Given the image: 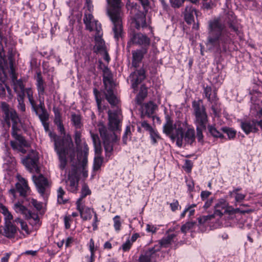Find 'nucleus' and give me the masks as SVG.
Returning <instances> with one entry per match:
<instances>
[{"mask_svg":"<svg viewBox=\"0 0 262 262\" xmlns=\"http://www.w3.org/2000/svg\"><path fill=\"white\" fill-rule=\"evenodd\" d=\"M231 34L220 17L208 21V37L206 46L210 50H219L231 40Z\"/></svg>","mask_w":262,"mask_h":262,"instance_id":"f257e3e1","label":"nucleus"},{"mask_svg":"<svg viewBox=\"0 0 262 262\" xmlns=\"http://www.w3.org/2000/svg\"><path fill=\"white\" fill-rule=\"evenodd\" d=\"M107 113L109 129H107L102 123H99L98 124V130L105 151L111 152L113 150L115 143L119 141L115 132L120 129L122 117L120 110H117L114 112L109 110Z\"/></svg>","mask_w":262,"mask_h":262,"instance_id":"f03ea898","label":"nucleus"},{"mask_svg":"<svg viewBox=\"0 0 262 262\" xmlns=\"http://www.w3.org/2000/svg\"><path fill=\"white\" fill-rule=\"evenodd\" d=\"M49 135L54 142V148L59 161V168L61 170H64L68 164L67 156L72 161L75 159L76 155L71 137L68 134L61 139L55 133L51 132Z\"/></svg>","mask_w":262,"mask_h":262,"instance_id":"7ed1b4c3","label":"nucleus"},{"mask_svg":"<svg viewBox=\"0 0 262 262\" xmlns=\"http://www.w3.org/2000/svg\"><path fill=\"white\" fill-rule=\"evenodd\" d=\"M108 4L107 13L113 25L112 28L114 37L118 39L122 37L123 29L122 19L123 12L121 9V0H106Z\"/></svg>","mask_w":262,"mask_h":262,"instance_id":"20e7f679","label":"nucleus"},{"mask_svg":"<svg viewBox=\"0 0 262 262\" xmlns=\"http://www.w3.org/2000/svg\"><path fill=\"white\" fill-rule=\"evenodd\" d=\"M176 129V136H172V138H176V144L179 147H182L185 144H192L195 141V130L189 125L186 120L177 121L174 123Z\"/></svg>","mask_w":262,"mask_h":262,"instance_id":"39448f33","label":"nucleus"},{"mask_svg":"<svg viewBox=\"0 0 262 262\" xmlns=\"http://www.w3.org/2000/svg\"><path fill=\"white\" fill-rule=\"evenodd\" d=\"M83 22L86 29L91 32L94 31L96 32L95 35V45L94 46L95 52L100 53L105 51L106 47L104 40L102 39L103 32L101 24L98 23V21L95 20L93 15L90 13L84 14Z\"/></svg>","mask_w":262,"mask_h":262,"instance_id":"423d86ee","label":"nucleus"},{"mask_svg":"<svg viewBox=\"0 0 262 262\" xmlns=\"http://www.w3.org/2000/svg\"><path fill=\"white\" fill-rule=\"evenodd\" d=\"M4 104H5L3 103V105ZM3 111L5 114V120L9 126H10V121L12 122L11 133L12 137L24 146H27L28 143L26 140L18 134V132L20 130L21 121L16 112L13 109H9L6 105L3 106Z\"/></svg>","mask_w":262,"mask_h":262,"instance_id":"0eeeda50","label":"nucleus"},{"mask_svg":"<svg viewBox=\"0 0 262 262\" xmlns=\"http://www.w3.org/2000/svg\"><path fill=\"white\" fill-rule=\"evenodd\" d=\"M192 107L193 114L195 117L194 120L195 124L200 125L203 127L206 126L208 119L206 108L203 104V101L202 100L193 101Z\"/></svg>","mask_w":262,"mask_h":262,"instance_id":"6e6552de","label":"nucleus"},{"mask_svg":"<svg viewBox=\"0 0 262 262\" xmlns=\"http://www.w3.org/2000/svg\"><path fill=\"white\" fill-rule=\"evenodd\" d=\"M150 43V39L146 35L141 33H136L132 31L129 34V40L128 45L135 44L142 46L148 49Z\"/></svg>","mask_w":262,"mask_h":262,"instance_id":"1a4fd4ad","label":"nucleus"},{"mask_svg":"<svg viewBox=\"0 0 262 262\" xmlns=\"http://www.w3.org/2000/svg\"><path fill=\"white\" fill-rule=\"evenodd\" d=\"M77 177V168L74 166L70 171L68 174V179L66 180L68 190L72 192H76L78 186Z\"/></svg>","mask_w":262,"mask_h":262,"instance_id":"9d476101","label":"nucleus"},{"mask_svg":"<svg viewBox=\"0 0 262 262\" xmlns=\"http://www.w3.org/2000/svg\"><path fill=\"white\" fill-rule=\"evenodd\" d=\"M38 157L37 152L32 150L26 158L22 160V162L28 169L32 171L34 169L38 170Z\"/></svg>","mask_w":262,"mask_h":262,"instance_id":"9b49d317","label":"nucleus"},{"mask_svg":"<svg viewBox=\"0 0 262 262\" xmlns=\"http://www.w3.org/2000/svg\"><path fill=\"white\" fill-rule=\"evenodd\" d=\"M204 94L208 101L212 104L211 109L213 113L216 114L218 109V98L216 90H214L212 92L211 87L206 86L204 88Z\"/></svg>","mask_w":262,"mask_h":262,"instance_id":"f8f14e48","label":"nucleus"},{"mask_svg":"<svg viewBox=\"0 0 262 262\" xmlns=\"http://www.w3.org/2000/svg\"><path fill=\"white\" fill-rule=\"evenodd\" d=\"M88 152V145H85L84 149V154H81V156L80 154L77 155V160H78V165L74 166L77 168V172L78 171H80L81 170L82 171L83 176L85 177L88 176L87 171L85 170L86 167L88 163V159H87V155Z\"/></svg>","mask_w":262,"mask_h":262,"instance_id":"ddd939ff","label":"nucleus"},{"mask_svg":"<svg viewBox=\"0 0 262 262\" xmlns=\"http://www.w3.org/2000/svg\"><path fill=\"white\" fill-rule=\"evenodd\" d=\"M130 79L132 86L134 89V92L135 93L137 91V88L140 84L145 78V71L144 69H140L137 70L129 76Z\"/></svg>","mask_w":262,"mask_h":262,"instance_id":"4468645a","label":"nucleus"},{"mask_svg":"<svg viewBox=\"0 0 262 262\" xmlns=\"http://www.w3.org/2000/svg\"><path fill=\"white\" fill-rule=\"evenodd\" d=\"M17 179L18 182L15 184L16 191L19 193L20 196L25 198L29 194L30 188L27 181L24 178L18 176Z\"/></svg>","mask_w":262,"mask_h":262,"instance_id":"2eb2a0df","label":"nucleus"},{"mask_svg":"<svg viewBox=\"0 0 262 262\" xmlns=\"http://www.w3.org/2000/svg\"><path fill=\"white\" fill-rule=\"evenodd\" d=\"M33 180L35 184L38 192L43 195L46 188L49 186L47 179L42 174H39L38 176H33Z\"/></svg>","mask_w":262,"mask_h":262,"instance_id":"dca6fc26","label":"nucleus"},{"mask_svg":"<svg viewBox=\"0 0 262 262\" xmlns=\"http://www.w3.org/2000/svg\"><path fill=\"white\" fill-rule=\"evenodd\" d=\"M163 132L169 136L170 139L173 141H175L176 138H172V136H176V129L174 124L173 125V121L169 116L166 117V123L163 126Z\"/></svg>","mask_w":262,"mask_h":262,"instance_id":"f3484780","label":"nucleus"},{"mask_svg":"<svg viewBox=\"0 0 262 262\" xmlns=\"http://www.w3.org/2000/svg\"><path fill=\"white\" fill-rule=\"evenodd\" d=\"M241 126L242 129L246 134H249L251 132L256 133L258 128L256 127V120H252V121H241Z\"/></svg>","mask_w":262,"mask_h":262,"instance_id":"a211bd4d","label":"nucleus"},{"mask_svg":"<svg viewBox=\"0 0 262 262\" xmlns=\"http://www.w3.org/2000/svg\"><path fill=\"white\" fill-rule=\"evenodd\" d=\"M147 52V49L142 48L141 49L137 50L132 52L133 61L132 65L135 68L139 66V63L141 61L144 55Z\"/></svg>","mask_w":262,"mask_h":262,"instance_id":"6ab92c4d","label":"nucleus"},{"mask_svg":"<svg viewBox=\"0 0 262 262\" xmlns=\"http://www.w3.org/2000/svg\"><path fill=\"white\" fill-rule=\"evenodd\" d=\"M105 89V91L104 92V94L106 99L112 106H116L117 107V110H119L118 106L119 100L117 96L114 94L113 87H108Z\"/></svg>","mask_w":262,"mask_h":262,"instance_id":"aec40b11","label":"nucleus"},{"mask_svg":"<svg viewBox=\"0 0 262 262\" xmlns=\"http://www.w3.org/2000/svg\"><path fill=\"white\" fill-rule=\"evenodd\" d=\"M77 209L79 211L81 217L84 220L91 219L92 213L94 212L92 209L81 206V202H76Z\"/></svg>","mask_w":262,"mask_h":262,"instance_id":"412c9836","label":"nucleus"},{"mask_svg":"<svg viewBox=\"0 0 262 262\" xmlns=\"http://www.w3.org/2000/svg\"><path fill=\"white\" fill-rule=\"evenodd\" d=\"M103 82L105 88L113 87V75L107 67H105L103 70Z\"/></svg>","mask_w":262,"mask_h":262,"instance_id":"4be33fe9","label":"nucleus"},{"mask_svg":"<svg viewBox=\"0 0 262 262\" xmlns=\"http://www.w3.org/2000/svg\"><path fill=\"white\" fill-rule=\"evenodd\" d=\"M15 76H12V79L14 81V90L17 93V97L20 96V95L25 96V86L23 84L22 80L20 79L16 80Z\"/></svg>","mask_w":262,"mask_h":262,"instance_id":"5701e85b","label":"nucleus"},{"mask_svg":"<svg viewBox=\"0 0 262 262\" xmlns=\"http://www.w3.org/2000/svg\"><path fill=\"white\" fill-rule=\"evenodd\" d=\"M194 15H198L196 10L192 6H187L184 12V17L188 24H190L194 21Z\"/></svg>","mask_w":262,"mask_h":262,"instance_id":"b1692460","label":"nucleus"},{"mask_svg":"<svg viewBox=\"0 0 262 262\" xmlns=\"http://www.w3.org/2000/svg\"><path fill=\"white\" fill-rule=\"evenodd\" d=\"M136 28L139 29L141 27L144 28L147 26L146 23L145 14L143 12H139L135 16Z\"/></svg>","mask_w":262,"mask_h":262,"instance_id":"393cba45","label":"nucleus"},{"mask_svg":"<svg viewBox=\"0 0 262 262\" xmlns=\"http://www.w3.org/2000/svg\"><path fill=\"white\" fill-rule=\"evenodd\" d=\"M81 134L80 132L76 130L74 134V140H75V143L76 145V149L78 152L77 155L78 154H80L81 156V154H84V146L85 145L87 144L85 143H84L83 144V151H82V144L81 143Z\"/></svg>","mask_w":262,"mask_h":262,"instance_id":"a878e982","label":"nucleus"},{"mask_svg":"<svg viewBox=\"0 0 262 262\" xmlns=\"http://www.w3.org/2000/svg\"><path fill=\"white\" fill-rule=\"evenodd\" d=\"M16 230V227L12 223H6L4 228V235L8 238L14 237Z\"/></svg>","mask_w":262,"mask_h":262,"instance_id":"bb28decb","label":"nucleus"},{"mask_svg":"<svg viewBox=\"0 0 262 262\" xmlns=\"http://www.w3.org/2000/svg\"><path fill=\"white\" fill-rule=\"evenodd\" d=\"M36 86L39 97L43 95L45 91V82L40 72L37 73Z\"/></svg>","mask_w":262,"mask_h":262,"instance_id":"cd10ccee","label":"nucleus"},{"mask_svg":"<svg viewBox=\"0 0 262 262\" xmlns=\"http://www.w3.org/2000/svg\"><path fill=\"white\" fill-rule=\"evenodd\" d=\"M147 95V89L144 85H142L139 94L135 98V102L138 105L142 104Z\"/></svg>","mask_w":262,"mask_h":262,"instance_id":"c85d7f7f","label":"nucleus"},{"mask_svg":"<svg viewBox=\"0 0 262 262\" xmlns=\"http://www.w3.org/2000/svg\"><path fill=\"white\" fill-rule=\"evenodd\" d=\"M91 137L93 140L95 147V152L97 155H101L102 149L101 145V142L99 136L97 134L91 133Z\"/></svg>","mask_w":262,"mask_h":262,"instance_id":"c756f323","label":"nucleus"},{"mask_svg":"<svg viewBox=\"0 0 262 262\" xmlns=\"http://www.w3.org/2000/svg\"><path fill=\"white\" fill-rule=\"evenodd\" d=\"M13 209L16 213L24 215L26 219L28 215H30L29 213L30 211L19 202L14 205Z\"/></svg>","mask_w":262,"mask_h":262,"instance_id":"7c9ffc66","label":"nucleus"},{"mask_svg":"<svg viewBox=\"0 0 262 262\" xmlns=\"http://www.w3.org/2000/svg\"><path fill=\"white\" fill-rule=\"evenodd\" d=\"M0 211L4 216L5 224L12 223L11 221L13 219L12 214L7 208L2 204H0Z\"/></svg>","mask_w":262,"mask_h":262,"instance_id":"2f4dec72","label":"nucleus"},{"mask_svg":"<svg viewBox=\"0 0 262 262\" xmlns=\"http://www.w3.org/2000/svg\"><path fill=\"white\" fill-rule=\"evenodd\" d=\"M93 93L95 96L98 110L99 112L101 113L103 112L104 110L106 109V107L104 105H102L101 104L102 99L100 93L96 88H95L93 89Z\"/></svg>","mask_w":262,"mask_h":262,"instance_id":"473e14b6","label":"nucleus"},{"mask_svg":"<svg viewBox=\"0 0 262 262\" xmlns=\"http://www.w3.org/2000/svg\"><path fill=\"white\" fill-rule=\"evenodd\" d=\"M174 236L175 235L174 234H170L166 237L163 238L159 241L160 246L164 248L168 247L170 245H171Z\"/></svg>","mask_w":262,"mask_h":262,"instance_id":"72a5a7b5","label":"nucleus"},{"mask_svg":"<svg viewBox=\"0 0 262 262\" xmlns=\"http://www.w3.org/2000/svg\"><path fill=\"white\" fill-rule=\"evenodd\" d=\"M157 107V105L152 102H149L145 104V113L148 117H150L155 113Z\"/></svg>","mask_w":262,"mask_h":262,"instance_id":"f704fd0d","label":"nucleus"},{"mask_svg":"<svg viewBox=\"0 0 262 262\" xmlns=\"http://www.w3.org/2000/svg\"><path fill=\"white\" fill-rule=\"evenodd\" d=\"M81 117L79 115H76L75 114H73L72 115V119L71 120L74 124V125L75 126L76 128H80L82 124L81 122Z\"/></svg>","mask_w":262,"mask_h":262,"instance_id":"c9c22d12","label":"nucleus"},{"mask_svg":"<svg viewBox=\"0 0 262 262\" xmlns=\"http://www.w3.org/2000/svg\"><path fill=\"white\" fill-rule=\"evenodd\" d=\"M208 129L209 133L214 137L222 138L224 137L222 134L213 126L208 125Z\"/></svg>","mask_w":262,"mask_h":262,"instance_id":"e433bc0d","label":"nucleus"},{"mask_svg":"<svg viewBox=\"0 0 262 262\" xmlns=\"http://www.w3.org/2000/svg\"><path fill=\"white\" fill-rule=\"evenodd\" d=\"M192 3H196L199 0H189ZM185 0H169L171 6L174 8H178L182 6Z\"/></svg>","mask_w":262,"mask_h":262,"instance_id":"4c0bfd02","label":"nucleus"},{"mask_svg":"<svg viewBox=\"0 0 262 262\" xmlns=\"http://www.w3.org/2000/svg\"><path fill=\"white\" fill-rule=\"evenodd\" d=\"M53 110L54 113V116H55L54 120V123L56 125H58V124L62 123V120H61V114L60 113L59 110L55 107H53Z\"/></svg>","mask_w":262,"mask_h":262,"instance_id":"58836bf2","label":"nucleus"},{"mask_svg":"<svg viewBox=\"0 0 262 262\" xmlns=\"http://www.w3.org/2000/svg\"><path fill=\"white\" fill-rule=\"evenodd\" d=\"M43 99H44V98L43 97L42 100H41V99L39 100L40 103L38 105H37L36 104V102H35V107H33V106H31L33 111L35 112L36 114H38V112H40L43 111V110L46 109L45 104H44Z\"/></svg>","mask_w":262,"mask_h":262,"instance_id":"ea45409f","label":"nucleus"},{"mask_svg":"<svg viewBox=\"0 0 262 262\" xmlns=\"http://www.w3.org/2000/svg\"><path fill=\"white\" fill-rule=\"evenodd\" d=\"M99 155H97V156L95 157L94 161L93 169L96 171L100 169L103 162V159L100 157Z\"/></svg>","mask_w":262,"mask_h":262,"instance_id":"a19ab883","label":"nucleus"},{"mask_svg":"<svg viewBox=\"0 0 262 262\" xmlns=\"http://www.w3.org/2000/svg\"><path fill=\"white\" fill-rule=\"evenodd\" d=\"M206 126L201 127L200 125H196V138L199 142H201L203 139V131L206 130Z\"/></svg>","mask_w":262,"mask_h":262,"instance_id":"79ce46f5","label":"nucleus"},{"mask_svg":"<svg viewBox=\"0 0 262 262\" xmlns=\"http://www.w3.org/2000/svg\"><path fill=\"white\" fill-rule=\"evenodd\" d=\"M160 250V249L159 247L155 246L153 248H149L144 253L145 254V255H147V256L148 255V257L151 260V258H152L155 256L156 252L159 251Z\"/></svg>","mask_w":262,"mask_h":262,"instance_id":"37998d69","label":"nucleus"},{"mask_svg":"<svg viewBox=\"0 0 262 262\" xmlns=\"http://www.w3.org/2000/svg\"><path fill=\"white\" fill-rule=\"evenodd\" d=\"M27 94L28 98L29 99V101L30 102V103L31 104V106H33V107H35V101L33 98V91L30 88H27L26 89V90L25 91V93Z\"/></svg>","mask_w":262,"mask_h":262,"instance_id":"c03bdc74","label":"nucleus"},{"mask_svg":"<svg viewBox=\"0 0 262 262\" xmlns=\"http://www.w3.org/2000/svg\"><path fill=\"white\" fill-rule=\"evenodd\" d=\"M214 219V215L210 214L203 215L198 218V221L200 225H203L209 221Z\"/></svg>","mask_w":262,"mask_h":262,"instance_id":"a18cd8bd","label":"nucleus"},{"mask_svg":"<svg viewBox=\"0 0 262 262\" xmlns=\"http://www.w3.org/2000/svg\"><path fill=\"white\" fill-rule=\"evenodd\" d=\"M65 192L61 187H59L58 189L57 194V201L59 204H64L67 202V199H64L63 195L64 194Z\"/></svg>","mask_w":262,"mask_h":262,"instance_id":"49530a36","label":"nucleus"},{"mask_svg":"<svg viewBox=\"0 0 262 262\" xmlns=\"http://www.w3.org/2000/svg\"><path fill=\"white\" fill-rule=\"evenodd\" d=\"M36 115L38 116L41 123L46 122L49 120V114L46 109L41 111V113H40V112H38V114Z\"/></svg>","mask_w":262,"mask_h":262,"instance_id":"de8ad7c7","label":"nucleus"},{"mask_svg":"<svg viewBox=\"0 0 262 262\" xmlns=\"http://www.w3.org/2000/svg\"><path fill=\"white\" fill-rule=\"evenodd\" d=\"M194 222H188L182 226L181 230L183 233H186L188 231L193 228L195 225Z\"/></svg>","mask_w":262,"mask_h":262,"instance_id":"09e8293b","label":"nucleus"},{"mask_svg":"<svg viewBox=\"0 0 262 262\" xmlns=\"http://www.w3.org/2000/svg\"><path fill=\"white\" fill-rule=\"evenodd\" d=\"M91 191L87 186H83L81 190V196L78 199L76 202H81L82 200L85 198L87 195L90 194Z\"/></svg>","mask_w":262,"mask_h":262,"instance_id":"8fccbe9b","label":"nucleus"},{"mask_svg":"<svg viewBox=\"0 0 262 262\" xmlns=\"http://www.w3.org/2000/svg\"><path fill=\"white\" fill-rule=\"evenodd\" d=\"M25 96L20 95V96L17 97V100L18 102V108L21 112H24L26 110L25 104L24 102Z\"/></svg>","mask_w":262,"mask_h":262,"instance_id":"3c124183","label":"nucleus"},{"mask_svg":"<svg viewBox=\"0 0 262 262\" xmlns=\"http://www.w3.org/2000/svg\"><path fill=\"white\" fill-rule=\"evenodd\" d=\"M90 250L91 251V256L88 258V262H93L94 257V242L93 239L90 240Z\"/></svg>","mask_w":262,"mask_h":262,"instance_id":"603ef678","label":"nucleus"},{"mask_svg":"<svg viewBox=\"0 0 262 262\" xmlns=\"http://www.w3.org/2000/svg\"><path fill=\"white\" fill-rule=\"evenodd\" d=\"M228 205L226 201L224 199H221L214 206V208H218L220 209H225Z\"/></svg>","mask_w":262,"mask_h":262,"instance_id":"864d4df0","label":"nucleus"},{"mask_svg":"<svg viewBox=\"0 0 262 262\" xmlns=\"http://www.w3.org/2000/svg\"><path fill=\"white\" fill-rule=\"evenodd\" d=\"M222 130L226 133L230 139L233 138L236 134V132L228 127H223L222 128Z\"/></svg>","mask_w":262,"mask_h":262,"instance_id":"5fc2aeb1","label":"nucleus"},{"mask_svg":"<svg viewBox=\"0 0 262 262\" xmlns=\"http://www.w3.org/2000/svg\"><path fill=\"white\" fill-rule=\"evenodd\" d=\"M29 214L30 215H28L26 219L28 220H33V222L32 224H36L39 221V218L37 214L34 213H32L31 211H30Z\"/></svg>","mask_w":262,"mask_h":262,"instance_id":"6e6d98bb","label":"nucleus"},{"mask_svg":"<svg viewBox=\"0 0 262 262\" xmlns=\"http://www.w3.org/2000/svg\"><path fill=\"white\" fill-rule=\"evenodd\" d=\"M120 217L119 215H116L113 219L114 228L117 231H119L120 229L121 223L120 221Z\"/></svg>","mask_w":262,"mask_h":262,"instance_id":"4d7b16f0","label":"nucleus"},{"mask_svg":"<svg viewBox=\"0 0 262 262\" xmlns=\"http://www.w3.org/2000/svg\"><path fill=\"white\" fill-rule=\"evenodd\" d=\"M7 63V60L6 58H5V61L2 64H0V80L2 82H4V81L6 80V75L3 70V69L2 68L3 66L5 64V63Z\"/></svg>","mask_w":262,"mask_h":262,"instance_id":"13d9d810","label":"nucleus"},{"mask_svg":"<svg viewBox=\"0 0 262 262\" xmlns=\"http://www.w3.org/2000/svg\"><path fill=\"white\" fill-rule=\"evenodd\" d=\"M225 213H228L229 214H232L234 213H236V212H238L239 209L238 208L234 209L231 206H227V207L225 208Z\"/></svg>","mask_w":262,"mask_h":262,"instance_id":"bf43d9fd","label":"nucleus"},{"mask_svg":"<svg viewBox=\"0 0 262 262\" xmlns=\"http://www.w3.org/2000/svg\"><path fill=\"white\" fill-rule=\"evenodd\" d=\"M149 133H150V136L151 138L152 143L154 144L156 143H157V139L159 138V135L157 134V133L156 132H155V130L154 129L152 130L150 132H149Z\"/></svg>","mask_w":262,"mask_h":262,"instance_id":"052dcab7","label":"nucleus"},{"mask_svg":"<svg viewBox=\"0 0 262 262\" xmlns=\"http://www.w3.org/2000/svg\"><path fill=\"white\" fill-rule=\"evenodd\" d=\"M5 53L2 42L0 41V64H2L5 61Z\"/></svg>","mask_w":262,"mask_h":262,"instance_id":"680f3d73","label":"nucleus"},{"mask_svg":"<svg viewBox=\"0 0 262 262\" xmlns=\"http://www.w3.org/2000/svg\"><path fill=\"white\" fill-rule=\"evenodd\" d=\"M141 126L144 128L146 130L150 132L153 128L146 121H143L141 123Z\"/></svg>","mask_w":262,"mask_h":262,"instance_id":"e2e57ef3","label":"nucleus"},{"mask_svg":"<svg viewBox=\"0 0 262 262\" xmlns=\"http://www.w3.org/2000/svg\"><path fill=\"white\" fill-rule=\"evenodd\" d=\"M132 245V243L130 240H127L125 243H124L122 246V248L124 251H127L129 250L130 248V247Z\"/></svg>","mask_w":262,"mask_h":262,"instance_id":"0e129e2a","label":"nucleus"},{"mask_svg":"<svg viewBox=\"0 0 262 262\" xmlns=\"http://www.w3.org/2000/svg\"><path fill=\"white\" fill-rule=\"evenodd\" d=\"M31 203L37 210L39 211L41 209L42 206V204L40 202H39L36 200L33 199L31 201Z\"/></svg>","mask_w":262,"mask_h":262,"instance_id":"69168bd1","label":"nucleus"},{"mask_svg":"<svg viewBox=\"0 0 262 262\" xmlns=\"http://www.w3.org/2000/svg\"><path fill=\"white\" fill-rule=\"evenodd\" d=\"M139 260V262H150L151 261L148 257V255L147 256L145 253L140 256Z\"/></svg>","mask_w":262,"mask_h":262,"instance_id":"338daca9","label":"nucleus"},{"mask_svg":"<svg viewBox=\"0 0 262 262\" xmlns=\"http://www.w3.org/2000/svg\"><path fill=\"white\" fill-rule=\"evenodd\" d=\"M235 200L236 202H241L242 201V200H243L245 196H246V195L245 194H243L242 193H236L235 194Z\"/></svg>","mask_w":262,"mask_h":262,"instance_id":"774afa93","label":"nucleus"}]
</instances>
